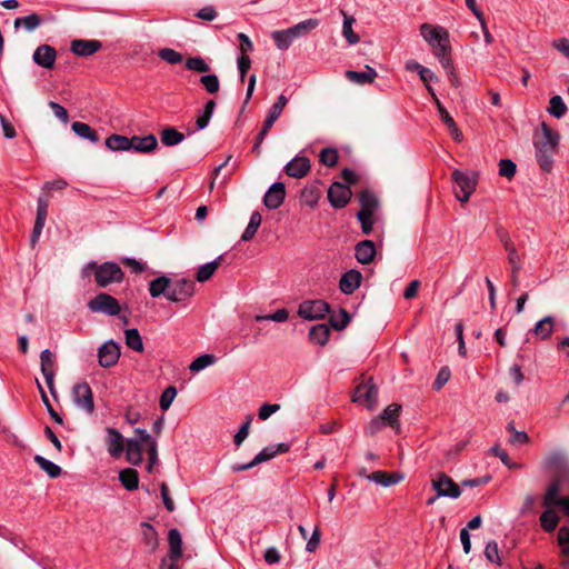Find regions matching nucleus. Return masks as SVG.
I'll return each mask as SVG.
<instances>
[{
  "instance_id": "nucleus-1",
  "label": "nucleus",
  "mask_w": 569,
  "mask_h": 569,
  "mask_svg": "<svg viewBox=\"0 0 569 569\" xmlns=\"http://www.w3.org/2000/svg\"><path fill=\"white\" fill-rule=\"evenodd\" d=\"M560 136L553 131L547 123H541V136H536L533 146L536 159L539 167L545 172H550L553 167V154L559 144Z\"/></svg>"
},
{
  "instance_id": "nucleus-2",
  "label": "nucleus",
  "mask_w": 569,
  "mask_h": 569,
  "mask_svg": "<svg viewBox=\"0 0 569 569\" xmlns=\"http://www.w3.org/2000/svg\"><path fill=\"white\" fill-rule=\"evenodd\" d=\"M92 273L97 286L100 288H107L112 283H120L124 278V272L120 266L112 261H107L101 264H98L96 261H90L84 264L81 270L82 278H88Z\"/></svg>"
},
{
  "instance_id": "nucleus-3",
  "label": "nucleus",
  "mask_w": 569,
  "mask_h": 569,
  "mask_svg": "<svg viewBox=\"0 0 569 569\" xmlns=\"http://www.w3.org/2000/svg\"><path fill=\"white\" fill-rule=\"evenodd\" d=\"M451 179L458 188L455 190L457 200L462 203L468 202L471 194L476 190L478 183V173L473 171H461L459 169H455L451 173Z\"/></svg>"
},
{
  "instance_id": "nucleus-4",
  "label": "nucleus",
  "mask_w": 569,
  "mask_h": 569,
  "mask_svg": "<svg viewBox=\"0 0 569 569\" xmlns=\"http://www.w3.org/2000/svg\"><path fill=\"white\" fill-rule=\"evenodd\" d=\"M194 289L196 284L190 279H171L167 299L171 302H186L194 295Z\"/></svg>"
},
{
  "instance_id": "nucleus-5",
  "label": "nucleus",
  "mask_w": 569,
  "mask_h": 569,
  "mask_svg": "<svg viewBox=\"0 0 569 569\" xmlns=\"http://www.w3.org/2000/svg\"><path fill=\"white\" fill-rule=\"evenodd\" d=\"M378 398V388L372 378L359 383L353 392L352 401L366 406L369 410L375 409Z\"/></svg>"
},
{
  "instance_id": "nucleus-6",
  "label": "nucleus",
  "mask_w": 569,
  "mask_h": 569,
  "mask_svg": "<svg viewBox=\"0 0 569 569\" xmlns=\"http://www.w3.org/2000/svg\"><path fill=\"white\" fill-rule=\"evenodd\" d=\"M431 487L437 492V497L458 499L461 496V489L448 475L439 472L431 480Z\"/></svg>"
},
{
  "instance_id": "nucleus-7",
  "label": "nucleus",
  "mask_w": 569,
  "mask_h": 569,
  "mask_svg": "<svg viewBox=\"0 0 569 569\" xmlns=\"http://www.w3.org/2000/svg\"><path fill=\"white\" fill-rule=\"evenodd\" d=\"M88 308L92 312H100L107 316H118L120 313V305L112 296L101 292L88 302Z\"/></svg>"
},
{
  "instance_id": "nucleus-8",
  "label": "nucleus",
  "mask_w": 569,
  "mask_h": 569,
  "mask_svg": "<svg viewBox=\"0 0 569 569\" xmlns=\"http://www.w3.org/2000/svg\"><path fill=\"white\" fill-rule=\"evenodd\" d=\"M72 398L78 408L82 409L89 415L93 413V393L88 382L83 381L76 383L72 388Z\"/></svg>"
},
{
  "instance_id": "nucleus-9",
  "label": "nucleus",
  "mask_w": 569,
  "mask_h": 569,
  "mask_svg": "<svg viewBox=\"0 0 569 569\" xmlns=\"http://www.w3.org/2000/svg\"><path fill=\"white\" fill-rule=\"evenodd\" d=\"M330 312V306L323 300H306L300 303L298 315L307 320L325 318Z\"/></svg>"
},
{
  "instance_id": "nucleus-10",
  "label": "nucleus",
  "mask_w": 569,
  "mask_h": 569,
  "mask_svg": "<svg viewBox=\"0 0 569 569\" xmlns=\"http://www.w3.org/2000/svg\"><path fill=\"white\" fill-rule=\"evenodd\" d=\"M120 355L119 343L113 340L106 341L98 349L99 365L103 368L113 367L118 362Z\"/></svg>"
},
{
  "instance_id": "nucleus-11",
  "label": "nucleus",
  "mask_w": 569,
  "mask_h": 569,
  "mask_svg": "<svg viewBox=\"0 0 569 569\" xmlns=\"http://www.w3.org/2000/svg\"><path fill=\"white\" fill-rule=\"evenodd\" d=\"M351 190L341 182H333L328 190V200L335 209L345 208L351 198Z\"/></svg>"
},
{
  "instance_id": "nucleus-12",
  "label": "nucleus",
  "mask_w": 569,
  "mask_h": 569,
  "mask_svg": "<svg viewBox=\"0 0 569 569\" xmlns=\"http://www.w3.org/2000/svg\"><path fill=\"white\" fill-rule=\"evenodd\" d=\"M40 366L41 372L44 377L46 383L50 390V393L56 397L54 389V355L49 350L44 349L40 353Z\"/></svg>"
},
{
  "instance_id": "nucleus-13",
  "label": "nucleus",
  "mask_w": 569,
  "mask_h": 569,
  "mask_svg": "<svg viewBox=\"0 0 569 569\" xmlns=\"http://www.w3.org/2000/svg\"><path fill=\"white\" fill-rule=\"evenodd\" d=\"M106 445L109 455L118 459L124 450L126 441L123 436L114 428L108 427L106 428Z\"/></svg>"
},
{
  "instance_id": "nucleus-14",
  "label": "nucleus",
  "mask_w": 569,
  "mask_h": 569,
  "mask_svg": "<svg viewBox=\"0 0 569 569\" xmlns=\"http://www.w3.org/2000/svg\"><path fill=\"white\" fill-rule=\"evenodd\" d=\"M310 169L311 163L307 157L296 156L286 164L284 172L291 178L301 179L309 173Z\"/></svg>"
},
{
  "instance_id": "nucleus-15",
  "label": "nucleus",
  "mask_w": 569,
  "mask_h": 569,
  "mask_svg": "<svg viewBox=\"0 0 569 569\" xmlns=\"http://www.w3.org/2000/svg\"><path fill=\"white\" fill-rule=\"evenodd\" d=\"M286 187L282 182H274L270 186L263 197V203L269 209H278L284 201Z\"/></svg>"
},
{
  "instance_id": "nucleus-16",
  "label": "nucleus",
  "mask_w": 569,
  "mask_h": 569,
  "mask_svg": "<svg viewBox=\"0 0 569 569\" xmlns=\"http://www.w3.org/2000/svg\"><path fill=\"white\" fill-rule=\"evenodd\" d=\"M57 58V51L49 44L39 46L33 52V61L39 67L52 69Z\"/></svg>"
},
{
  "instance_id": "nucleus-17",
  "label": "nucleus",
  "mask_w": 569,
  "mask_h": 569,
  "mask_svg": "<svg viewBox=\"0 0 569 569\" xmlns=\"http://www.w3.org/2000/svg\"><path fill=\"white\" fill-rule=\"evenodd\" d=\"M420 33L422 38L428 42L429 46L436 47V44H439L443 40H447L449 38L448 31L438 26H431L428 23H423L420 27Z\"/></svg>"
},
{
  "instance_id": "nucleus-18",
  "label": "nucleus",
  "mask_w": 569,
  "mask_h": 569,
  "mask_svg": "<svg viewBox=\"0 0 569 569\" xmlns=\"http://www.w3.org/2000/svg\"><path fill=\"white\" fill-rule=\"evenodd\" d=\"M362 274L360 271L351 269L345 272L339 281V289L345 295H352L361 284Z\"/></svg>"
},
{
  "instance_id": "nucleus-19",
  "label": "nucleus",
  "mask_w": 569,
  "mask_h": 569,
  "mask_svg": "<svg viewBox=\"0 0 569 569\" xmlns=\"http://www.w3.org/2000/svg\"><path fill=\"white\" fill-rule=\"evenodd\" d=\"M102 47L99 40L76 39L71 42V51L79 57H89L98 52Z\"/></svg>"
},
{
  "instance_id": "nucleus-20",
  "label": "nucleus",
  "mask_w": 569,
  "mask_h": 569,
  "mask_svg": "<svg viewBox=\"0 0 569 569\" xmlns=\"http://www.w3.org/2000/svg\"><path fill=\"white\" fill-rule=\"evenodd\" d=\"M403 478L405 476L401 472H387L382 470L373 471L369 476H367V479L369 481L381 485L382 487H390L397 485L400 481H402Z\"/></svg>"
},
{
  "instance_id": "nucleus-21",
  "label": "nucleus",
  "mask_w": 569,
  "mask_h": 569,
  "mask_svg": "<svg viewBox=\"0 0 569 569\" xmlns=\"http://www.w3.org/2000/svg\"><path fill=\"white\" fill-rule=\"evenodd\" d=\"M130 149L140 153H149L156 150L158 147V140L153 134H148L144 137L133 136L130 138Z\"/></svg>"
},
{
  "instance_id": "nucleus-22",
  "label": "nucleus",
  "mask_w": 569,
  "mask_h": 569,
  "mask_svg": "<svg viewBox=\"0 0 569 569\" xmlns=\"http://www.w3.org/2000/svg\"><path fill=\"white\" fill-rule=\"evenodd\" d=\"M355 256L358 262L369 264L376 256V246L371 240H362L355 248Z\"/></svg>"
},
{
  "instance_id": "nucleus-23",
  "label": "nucleus",
  "mask_w": 569,
  "mask_h": 569,
  "mask_svg": "<svg viewBox=\"0 0 569 569\" xmlns=\"http://www.w3.org/2000/svg\"><path fill=\"white\" fill-rule=\"evenodd\" d=\"M142 443L134 438L127 439L126 441V459L133 466H140L143 461Z\"/></svg>"
},
{
  "instance_id": "nucleus-24",
  "label": "nucleus",
  "mask_w": 569,
  "mask_h": 569,
  "mask_svg": "<svg viewBox=\"0 0 569 569\" xmlns=\"http://www.w3.org/2000/svg\"><path fill=\"white\" fill-rule=\"evenodd\" d=\"M290 449V446L286 442L278 443L276 446H268L263 448L254 458L253 463H262L271 460L279 453H286Z\"/></svg>"
},
{
  "instance_id": "nucleus-25",
  "label": "nucleus",
  "mask_w": 569,
  "mask_h": 569,
  "mask_svg": "<svg viewBox=\"0 0 569 569\" xmlns=\"http://www.w3.org/2000/svg\"><path fill=\"white\" fill-rule=\"evenodd\" d=\"M169 557L172 561H178L182 555V538L177 528H172L168 532Z\"/></svg>"
},
{
  "instance_id": "nucleus-26",
  "label": "nucleus",
  "mask_w": 569,
  "mask_h": 569,
  "mask_svg": "<svg viewBox=\"0 0 569 569\" xmlns=\"http://www.w3.org/2000/svg\"><path fill=\"white\" fill-rule=\"evenodd\" d=\"M437 110L440 116V119L442 122L447 126L448 130L450 131L451 137L456 141L462 140V133L457 127L453 118L450 116V113L447 111V109L443 107L440 100H437Z\"/></svg>"
},
{
  "instance_id": "nucleus-27",
  "label": "nucleus",
  "mask_w": 569,
  "mask_h": 569,
  "mask_svg": "<svg viewBox=\"0 0 569 569\" xmlns=\"http://www.w3.org/2000/svg\"><path fill=\"white\" fill-rule=\"evenodd\" d=\"M377 76H378L377 71L373 68L369 67V66H366V70L365 71L348 70L346 72V78L348 80H350L351 82L359 83V84L371 83V82L375 81Z\"/></svg>"
},
{
  "instance_id": "nucleus-28",
  "label": "nucleus",
  "mask_w": 569,
  "mask_h": 569,
  "mask_svg": "<svg viewBox=\"0 0 569 569\" xmlns=\"http://www.w3.org/2000/svg\"><path fill=\"white\" fill-rule=\"evenodd\" d=\"M433 48V54L439 59L441 66L452 72V61L450 58V42L449 38L443 40L439 44H436Z\"/></svg>"
},
{
  "instance_id": "nucleus-29",
  "label": "nucleus",
  "mask_w": 569,
  "mask_h": 569,
  "mask_svg": "<svg viewBox=\"0 0 569 569\" xmlns=\"http://www.w3.org/2000/svg\"><path fill=\"white\" fill-rule=\"evenodd\" d=\"M141 529L144 546L149 549L150 552H154L159 547V538L157 530L149 522H142Z\"/></svg>"
},
{
  "instance_id": "nucleus-30",
  "label": "nucleus",
  "mask_w": 569,
  "mask_h": 569,
  "mask_svg": "<svg viewBox=\"0 0 569 569\" xmlns=\"http://www.w3.org/2000/svg\"><path fill=\"white\" fill-rule=\"evenodd\" d=\"M170 278L167 276H160L154 278L149 283V293L152 298H159L164 296L167 298L168 290L170 288Z\"/></svg>"
},
{
  "instance_id": "nucleus-31",
  "label": "nucleus",
  "mask_w": 569,
  "mask_h": 569,
  "mask_svg": "<svg viewBox=\"0 0 569 569\" xmlns=\"http://www.w3.org/2000/svg\"><path fill=\"white\" fill-rule=\"evenodd\" d=\"M223 259V256L217 257L214 260L207 262L198 268V271L196 273V279L199 282H206L208 281L217 271L219 268L221 261Z\"/></svg>"
},
{
  "instance_id": "nucleus-32",
  "label": "nucleus",
  "mask_w": 569,
  "mask_h": 569,
  "mask_svg": "<svg viewBox=\"0 0 569 569\" xmlns=\"http://www.w3.org/2000/svg\"><path fill=\"white\" fill-rule=\"evenodd\" d=\"M130 138L121 134H111L106 140V147L111 151H131Z\"/></svg>"
},
{
  "instance_id": "nucleus-33",
  "label": "nucleus",
  "mask_w": 569,
  "mask_h": 569,
  "mask_svg": "<svg viewBox=\"0 0 569 569\" xmlns=\"http://www.w3.org/2000/svg\"><path fill=\"white\" fill-rule=\"evenodd\" d=\"M121 485L129 491L138 489L139 473L136 469L126 468L119 472Z\"/></svg>"
},
{
  "instance_id": "nucleus-34",
  "label": "nucleus",
  "mask_w": 569,
  "mask_h": 569,
  "mask_svg": "<svg viewBox=\"0 0 569 569\" xmlns=\"http://www.w3.org/2000/svg\"><path fill=\"white\" fill-rule=\"evenodd\" d=\"M72 131L80 138L89 140L92 143L99 141V134L89 124L84 122L74 121L71 124Z\"/></svg>"
},
{
  "instance_id": "nucleus-35",
  "label": "nucleus",
  "mask_w": 569,
  "mask_h": 569,
  "mask_svg": "<svg viewBox=\"0 0 569 569\" xmlns=\"http://www.w3.org/2000/svg\"><path fill=\"white\" fill-rule=\"evenodd\" d=\"M160 140L167 147H173L184 140V134L173 127H167L160 132Z\"/></svg>"
},
{
  "instance_id": "nucleus-36",
  "label": "nucleus",
  "mask_w": 569,
  "mask_h": 569,
  "mask_svg": "<svg viewBox=\"0 0 569 569\" xmlns=\"http://www.w3.org/2000/svg\"><path fill=\"white\" fill-rule=\"evenodd\" d=\"M553 325V317L547 316L535 325L532 332L542 340L548 339L552 335Z\"/></svg>"
},
{
  "instance_id": "nucleus-37",
  "label": "nucleus",
  "mask_w": 569,
  "mask_h": 569,
  "mask_svg": "<svg viewBox=\"0 0 569 569\" xmlns=\"http://www.w3.org/2000/svg\"><path fill=\"white\" fill-rule=\"evenodd\" d=\"M319 26L318 19H307L303 20L296 26L288 28L293 36L295 39L303 37L308 33H310L312 30H315Z\"/></svg>"
},
{
  "instance_id": "nucleus-38",
  "label": "nucleus",
  "mask_w": 569,
  "mask_h": 569,
  "mask_svg": "<svg viewBox=\"0 0 569 569\" xmlns=\"http://www.w3.org/2000/svg\"><path fill=\"white\" fill-rule=\"evenodd\" d=\"M401 410V406L398 403L389 405L382 413L379 416L385 425H388L392 428H399L398 417Z\"/></svg>"
},
{
  "instance_id": "nucleus-39",
  "label": "nucleus",
  "mask_w": 569,
  "mask_h": 569,
  "mask_svg": "<svg viewBox=\"0 0 569 569\" xmlns=\"http://www.w3.org/2000/svg\"><path fill=\"white\" fill-rule=\"evenodd\" d=\"M329 336H330V330H329L328 326L325 323L316 325V326L311 327V329L309 331L310 339L315 343L320 345V346H325L328 342Z\"/></svg>"
},
{
  "instance_id": "nucleus-40",
  "label": "nucleus",
  "mask_w": 569,
  "mask_h": 569,
  "mask_svg": "<svg viewBox=\"0 0 569 569\" xmlns=\"http://www.w3.org/2000/svg\"><path fill=\"white\" fill-rule=\"evenodd\" d=\"M34 462L50 477V478H58L60 475H61V468L46 459L44 457L40 456V455H36L34 456Z\"/></svg>"
},
{
  "instance_id": "nucleus-41",
  "label": "nucleus",
  "mask_w": 569,
  "mask_h": 569,
  "mask_svg": "<svg viewBox=\"0 0 569 569\" xmlns=\"http://www.w3.org/2000/svg\"><path fill=\"white\" fill-rule=\"evenodd\" d=\"M214 108H216L214 100H208L206 102L203 110L197 117V120H196L197 130H203L204 128L208 127L209 121L213 114Z\"/></svg>"
},
{
  "instance_id": "nucleus-42",
  "label": "nucleus",
  "mask_w": 569,
  "mask_h": 569,
  "mask_svg": "<svg viewBox=\"0 0 569 569\" xmlns=\"http://www.w3.org/2000/svg\"><path fill=\"white\" fill-rule=\"evenodd\" d=\"M124 340H126V345L137 351V352H142L143 351V342H142V338L138 331V329H134V328H131V329H127L124 331Z\"/></svg>"
},
{
  "instance_id": "nucleus-43",
  "label": "nucleus",
  "mask_w": 569,
  "mask_h": 569,
  "mask_svg": "<svg viewBox=\"0 0 569 569\" xmlns=\"http://www.w3.org/2000/svg\"><path fill=\"white\" fill-rule=\"evenodd\" d=\"M271 37L279 50H287L295 40L289 29L273 31Z\"/></svg>"
},
{
  "instance_id": "nucleus-44",
  "label": "nucleus",
  "mask_w": 569,
  "mask_h": 569,
  "mask_svg": "<svg viewBox=\"0 0 569 569\" xmlns=\"http://www.w3.org/2000/svg\"><path fill=\"white\" fill-rule=\"evenodd\" d=\"M261 222H262L261 214L258 211H253L251 213L249 223H248L246 230L243 231V233L241 236V240L242 241H250L254 237V234H256L258 228L260 227Z\"/></svg>"
},
{
  "instance_id": "nucleus-45",
  "label": "nucleus",
  "mask_w": 569,
  "mask_h": 569,
  "mask_svg": "<svg viewBox=\"0 0 569 569\" xmlns=\"http://www.w3.org/2000/svg\"><path fill=\"white\" fill-rule=\"evenodd\" d=\"M41 24V18L37 13H31L27 17H20L14 20V28L23 27L27 31L31 32Z\"/></svg>"
},
{
  "instance_id": "nucleus-46",
  "label": "nucleus",
  "mask_w": 569,
  "mask_h": 569,
  "mask_svg": "<svg viewBox=\"0 0 569 569\" xmlns=\"http://www.w3.org/2000/svg\"><path fill=\"white\" fill-rule=\"evenodd\" d=\"M507 258L511 267V283L517 288L519 286V272L521 270L520 256L518 252L510 250V254H508Z\"/></svg>"
},
{
  "instance_id": "nucleus-47",
  "label": "nucleus",
  "mask_w": 569,
  "mask_h": 569,
  "mask_svg": "<svg viewBox=\"0 0 569 569\" xmlns=\"http://www.w3.org/2000/svg\"><path fill=\"white\" fill-rule=\"evenodd\" d=\"M548 112L557 119H561L566 114L567 106L560 96L550 98Z\"/></svg>"
},
{
  "instance_id": "nucleus-48",
  "label": "nucleus",
  "mask_w": 569,
  "mask_h": 569,
  "mask_svg": "<svg viewBox=\"0 0 569 569\" xmlns=\"http://www.w3.org/2000/svg\"><path fill=\"white\" fill-rule=\"evenodd\" d=\"M216 360L217 358L211 353L201 355L189 365V370L192 372H199L206 369L207 367L213 365Z\"/></svg>"
},
{
  "instance_id": "nucleus-49",
  "label": "nucleus",
  "mask_w": 569,
  "mask_h": 569,
  "mask_svg": "<svg viewBox=\"0 0 569 569\" xmlns=\"http://www.w3.org/2000/svg\"><path fill=\"white\" fill-rule=\"evenodd\" d=\"M330 326L336 330L345 329L350 322V316L345 309H340L338 313L330 316Z\"/></svg>"
},
{
  "instance_id": "nucleus-50",
  "label": "nucleus",
  "mask_w": 569,
  "mask_h": 569,
  "mask_svg": "<svg viewBox=\"0 0 569 569\" xmlns=\"http://www.w3.org/2000/svg\"><path fill=\"white\" fill-rule=\"evenodd\" d=\"M355 19L352 17L345 16L343 26H342V34L350 44H356L359 42V36L353 32L352 23Z\"/></svg>"
},
{
  "instance_id": "nucleus-51",
  "label": "nucleus",
  "mask_w": 569,
  "mask_h": 569,
  "mask_svg": "<svg viewBox=\"0 0 569 569\" xmlns=\"http://www.w3.org/2000/svg\"><path fill=\"white\" fill-rule=\"evenodd\" d=\"M357 218L360 221L362 233L369 234L373 228V213L367 210H360Z\"/></svg>"
},
{
  "instance_id": "nucleus-52",
  "label": "nucleus",
  "mask_w": 569,
  "mask_h": 569,
  "mask_svg": "<svg viewBox=\"0 0 569 569\" xmlns=\"http://www.w3.org/2000/svg\"><path fill=\"white\" fill-rule=\"evenodd\" d=\"M158 56L160 59L170 64H178L183 60L182 54L171 48L160 49Z\"/></svg>"
},
{
  "instance_id": "nucleus-53",
  "label": "nucleus",
  "mask_w": 569,
  "mask_h": 569,
  "mask_svg": "<svg viewBox=\"0 0 569 569\" xmlns=\"http://www.w3.org/2000/svg\"><path fill=\"white\" fill-rule=\"evenodd\" d=\"M186 68L196 71V72H208L210 70V66L202 59L201 57H191L186 61Z\"/></svg>"
},
{
  "instance_id": "nucleus-54",
  "label": "nucleus",
  "mask_w": 569,
  "mask_h": 569,
  "mask_svg": "<svg viewBox=\"0 0 569 569\" xmlns=\"http://www.w3.org/2000/svg\"><path fill=\"white\" fill-rule=\"evenodd\" d=\"M338 151L335 148H325L319 154V160L327 167H333L338 162Z\"/></svg>"
},
{
  "instance_id": "nucleus-55",
  "label": "nucleus",
  "mask_w": 569,
  "mask_h": 569,
  "mask_svg": "<svg viewBox=\"0 0 569 569\" xmlns=\"http://www.w3.org/2000/svg\"><path fill=\"white\" fill-rule=\"evenodd\" d=\"M37 382V386H38V389H39V392H40V396H41V400L43 402V405L46 406L47 408V411L48 413L50 415V417L59 425H62L63 423V420H62V417L53 409V407L51 406L41 383L39 382V380L36 381Z\"/></svg>"
},
{
  "instance_id": "nucleus-56",
  "label": "nucleus",
  "mask_w": 569,
  "mask_h": 569,
  "mask_svg": "<svg viewBox=\"0 0 569 569\" xmlns=\"http://www.w3.org/2000/svg\"><path fill=\"white\" fill-rule=\"evenodd\" d=\"M359 201L361 204V210H367L372 213L378 204L377 198L368 190H365L360 193Z\"/></svg>"
},
{
  "instance_id": "nucleus-57",
  "label": "nucleus",
  "mask_w": 569,
  "mask_h": 569,
  "mask_svg": "<svg viewBox=\"0 0 569 569\" xmlns=\"http://www.w3.org/2000/svg\"><path fill=\"white\" fill-rule=\"evenodd\" d=\"M320 198V192L317 188H305L301 192V199L308 207L313 208L317 206Z\"/></svg>"
},
{
  "instance_id": "nucleus-58",
  "label": "nucleus",
  "mask_w": 569,
  "mask_h": 569,
  "mask_svg": "<svg viewBox=\"0 0 569 569\" xmlns=\"http://www.w3.org/2000/svg\"><path fill=\"white\" fill-rule=\"evenodd\" d=\"M177 396V388L173 386H169L163 390V392L160 396L159 406L160 408L166 411L170 408L171 403L173 402L174 398Z\"/></svg>"
},
{
  "instance_id": "nucleus-59",
  "label": "nucleus",
  "mask_w": 569,
  "mask_h": 569,
  "mask_svg": "<svg viewBox=\"0 0 569 569\" xmlns=\"http://www.w3.org/2000/svg\"><path fill=\"white\" fill-rule=\"evenodd\" d=\"M200 83L204 87L208 93L213 94L219 91L220 82L216 74H206L200 78Z\"/></svg>"
},
{
  "instance_id": "nucleus-60",
  "label": "nucleus",
  "mask_w": 569,
  "mask_h": 569,
  "mask_svg": "<svg viewBox=\"0 0 569 569\" xmlns=\"http://www.w3.org/2000/svg\"><path fill=\"white\" fill-rule=\"evenodd\" d=\"M517 166L510 159H500L499 161V174L507 179H512L516 174Z\"/></svg>"
},
{
  "instance_id": "nucleus-61",
  "label": "nucleus",
  "mask_w": 569,
  "mask_h": 569,
  "mask_svg": "<svg viewBox=\"0 0 569 569\" xmlns=\"http://www.w3.org/2000/svg\"><path fill=\"white\" fill-rule=\"evenodd\" d=\"M557 540L561 549V553L569 557V527L562 526L559 529Z\"/></svg>"
},
{
  "instance_id": "nucleus-62",
  "label": "nucleus",
  "mask_w": 569,
  "mask_h": 569,
  "mask_svg": "<svg viewBox=\"0 0 569 569\" xmlns=\"http://www.w3.org/2000/svg\"><path fill=\"white\" fill-rule=\"evenodd\" d=\"M288 317H289L288 310L282 308V309H278L276 312H273L271 315L256 316L254 320L258 322L264 321V320H271V321H276V322H284L288 320Z\"/></svg>"
},
{
  "instance_id": "nucleus-63",
  "label": "nucleus",
  "mask_w": 569,
  "mask_h": 569,
  "mask_svg": "<svg viewBox=\"0 0 569 569\" xmlns=\"http://www.w3.org/2000/svg\"><path fill=\"white\" fill-rule=\"evenodd\" d=\"M251 420H252V416H248L247 420L241 425L238 432L234 435L233 442L237 447H239L244 441V439L248 437Z\"/></svg>"
},
{
  "instance_id": "nucleus-64",
  "label": "nucleus",
  "mask_w": 569,
  "mask_h": 569,
  "mask_svg": "<svg viewBox=\"0 0 569 569\" xmlns=\"http://www.w3.org/2000/svg\"><path fill=\"white\" fill-rule=\"evenodd\" d=\"M487 560L492 563L500 565L499 549L496 541H489L485 549Z\"/></svg>"
}]
</instances>
